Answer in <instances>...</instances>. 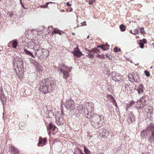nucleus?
<instances>
[{"label":"nucleus","instance_id":"nucleus-1","mask_svg":"<svg viewBox=\"0 0 154 154\" xmlns=\"http://www.w3.org/2000/svg\"><path fill=\"white\" fill-rule=\"evenodd\" d=\"M40 92L45 94L51 92L56 86L54 79L51 77L42 79L39 84Z\"/></svg>","mask_w":154,"mask_h":154},{"label":"nucleus","instance_id":"nucleus-2","mask_svg":"<svg viewBox=\"0 0 154 154\" xmlns=\"http://www.w3.org/2000/svg\"><path fill=\"white\" fill-rule=\"evenodd\" d=\"M85 116L91 120V123L96 128H99L104 124L103 121L101 119V116L96 113L88 112L85 115Z\"/></svg>","mask_w":154,"mask_h":154},{"label":"nucleus","instance_id":"nucleus-3","mask_svg":"<svg viewBox=\"0 0 154 154\" xmlns=\"http://www.w3.org/2000/svg\"><path fill=\"white\" fill-rule=\"evenodd\" d=\"M13 61L17 75L18 78L21 79L23 77L24 72L23 60L21 58L17 57H14Z\"/></svg>","mask_w":154,"mask_h":154},{"label":"nucleus","instance_id":"nucleus-4","mask_svg":"<svg viewBox=\"0 0 154 154\" xmlns=\"http://www.w3.org/2000/svg\"><path fill=\"white\" fill-rule=\"evenodd\" d=\"M58 69L60 72L63 73V78L66 80L69 77V72L71 71V69L64 64H60L58 65Z\"/></svg>","mask_w":154,"mask_h":154},{"label":"nucleus","instance_id":"nucleus-5","mask_svg":"<svg viewBox=\"0 0 154 154\" xmlns=\"http://www.w3.org/2000/svg\"><path fill=\"white\" fill-rule=\"evenodd\" d=\"M112 80L120 83L123 80V76L120 74L117 73L116 72H113L112 73Z\"/></svg>","mask_w":154,"mask_h":154},{"label":"nucleus","instance_id":"nucleus-6","mask_svg":"<svg viewBox=\"0 0 154 154\" xmlns=\"http://www.w3.org/2000/svg\"><path fill=\"white\" fill-rule=\"evenodd\" d=\"M147 129L151 132V135L148 137V142L150 143L154 142V124L151 123L148 126Z\"/></svg>","mask_w":154,"mask_h":154},{"label":"nucleus","instance_id":"nucleus-7","mask_svg":"<svg viewBox=\"0 0 154 154\" xmlns=\"http://www.w3.org/2000/svg\"><path fill=\"white\" fill-rule=\"evenodd\" d=\"M47 129L48 135L51 134H54L56 133L58 130L57 127L54 125L52 123H50L47 127Z\"/></svg>","mask_w":154,"mask_h":154},{"label":"nucleus","instance_id":"nucleus-8","mask_svg":"<svg viewBox=\"0 0 154 154\" xmlns=\"http://www.w3.org/2000/svg\"><path fill=\"white\" fill-rule=\"evenodd\" d=\"M73 100L72 99L70 98L66 100L64 104L67 109L72 110L75 108Z\"/></svg>","mask_w":154,"mask_h":154},{"label":"nucleus","instance_id":"nucleus-9","mask_svg":"<svg viewBox=\"0 0 154 154\" xmlns=\"http://www.w3.org/2000/svg\"><path fill=\"white\" fill-rule=\"evenodd\" d=\"M138 102L137 104L136 105L135 107L137 109H143L146 105L145 101L144 99Z\"/></svg>","mask_w":154,"mask_h":154},{"label":"nucleus","instance_id":"nucleus-10","mask_svg":"<svg viewBox=\"0 0 154 154\" xmlns=\"http://www.w3.org/2000/svg\"><path fill=\"white\" fill-rule=\"evenodd\" d=\"M78 45L75 48L74 50L72 51V53L75 57L79 58L82 56L83 54L81 52L79 48Z\"/></svg>","mask_w":154,"mask_h":154},{"label":"nucleus","instance_id":"nucleus-11","mask_svg":"<svg viewBox=\"0 0 154 154\" xmlns=\"http://www.w3.org/2000/svg\"><path fill=\"white\" fill-rule=\"evenodd\" d=\"M47 138H43L42 137H40L38 139V146H42L46 144V143L47 142Z\"/></svg>","mask_w":154,"mask_h":154},{"label":"nucleus","instance_id":"nucleus-12","mask_svg":"<svg viewBox=\"0 0 154 154\" xmlns=\"http://www.w3.org/2000/svg\"><path fill=\"white\" fill-rule=\"evenodd\" d=\"M9 150L12 154H19V151L18 149L13 145L9 146Z\"/></svg>","mask_w":154,"mask_h":154},{"label":"nucleus","instance_id":"nucleus-13","mask_svg":"<svg viewBox=\"0 0 154 154\" xmlns=\"http://www.w3.org/2000/svg\"><path fill=\"white\" fill-rule=\"evenodd\" d=\"M135 121V116L132 113L130 114L127 119V121L129 124Z\"/></svg>","mask_w":154,"mask_h":154},{"label":"nucleus","instance_id":"nucleus-14","mask_svg":"<svg viewBox=\"0 0 154 154\" xmlns=\"http://www.w3.org/2000/svg\"><path fill=\"white\" fill-rule=\"evenodd\" d=\"M139 44L140 45V48L143 49L144 47V44L146 43V40L145 39H143L142 40H139Z\"/></svg>","mask_w":154,"mask_h":154},{"label":"nucleus","instance_id":"nucleus-15","mask_svg":"<svg viewBox=\"0 0 154 154\" xmlns=\"http://www.w3.org/2000/svg\"><path fill=\"white\" fill-rule=\"evenodd\" d=\"M139 94H141L143 92V85L141 84L140 85L138 89L137 90Z\"/></svg>","mask_w":154,"mask_h":154},{"label":"nucleus","instance_id":"nucleus-16","mask_svg":"<svg viewBox=\"0 0 154 154\" xmlns=\"http://www.w3.org/2000/svg\"><path fill=\"white\" fill-rule=\"evenodd\" d=\"M139 76L136 73L135 74L134 79H133V81H131V82L132 83H134L135 82L137 83H138L139 82Z\"/></svg>","mask_w":154,"mask_h":154},{"label":"nucleus","instance_id":"nucleus-17","mask_svg":"<svg viewBox=\"0 0 154 154\" xmlns=\"http://www.w3.org/2000/svg\"><path fill=\"white\" fill-rule=\"evenodd\" d=\"M85 50L88 52H91L95 54V53H97V52H100V50L96 48H94L91 50H88L86 48H85Z\"/></svg>","mask_w":154,"mask_h":154},{"label":"nucleus","instance_id":"nucleus-18","mask_svg":"<svg viewBox=\"0 0 154 154\" xmlns=\"http://www.w3.org/2000/svg\"><path fill=\"white\" fill-rule=\"evenodd\" d=\"M30 43H31V42H30ZM32 43L34 45V46L33 47L34 49H35V50H36V51H38L40 50L39 48L40 47V45L39 44H36L35 43H33V42H32Z\"/></svg>","mask_w":154,"mask_h":154},{"label":"nucleus","instance_id":"nucleus-19","mask_svg":"<svg viewBox=\"0 0 154 154\" xmlns=\"http://www.w3.org/2000/svg\"><path fill=\"white\" fill-rule=\"evenodd\" d=\"M12 42V46L14 48H16L18 45V43L16 39H14L11 41Z\"/></svg>","mask_w":154,"mask_h":154},{"label":"nucleus","instance_id":"nucleus-20","mask_svg":"<svg viewBox=\"0 0 154 154\" xmlns=\"http://www.w3.org/2000/svg\"><path fill=\"white\" fill-rule=\"evenodd\" d=\"M86 53L88 54L86 55V56L91 59L93 58L94 57V54L91 52H87Z\"/></svg>","mask_w":154,"mask_h":154},{"label":"nucleus","instance_id":"nucleus-21","mask_svg":"<svg viewBox=\"0 0 154 154\" xmlns=\"http://www.w3.org/2000/svg\"><path fill=\"white\" fill-rule=\"evenodd\" d=\"M0 98L1 99V100L2 101L3 104L4 103V102H6V97L4 94H2V95L0 96Z\"/></svg>","mask_w":154,"mask_h":154},{"label":"nucleus","instance_id":"nucleus-22","mask_svg":"<svg viewBox=\"0 0 154 154\" xmlns=\"http://www.w3.org/2000/svg\"><path fill=\"white\" fill-rule=\"evenodd\" d=\"M24 52L26 53L27 54L31 56L33 58H35L33 54L31 52L28 51L26 49H24Z\"/></svg>","mask_w":154,"mask_h":154},{"label":"nucleus","instance_id":"nucleus-23","mask_svg":"<svg viewBox=\"0 0 154 154\" xmlns=\"http://www.w3.org/2000/svg\"><path fill=\"white\" fill-rule=\"evenodd\" d=\"M36 70L37 72L40 73L43 70L42 66L39 64L36 67Z\"/></svg>","mask_w":154,"mask_h":154},{"label":"nucleus","instance_id":"nucleus-24","mask_svg":"<svg viewBox=\"0 0 154 154\" xmlns=\"http://www.w3.org/2000/svg\"><path fill=\"white\" fill-rule=\"evenodd\" d=\"M50 3L55 4V3L54 2H47L46 3L45 5H41L40 7L41 8H48V5H49Z\"/></svg>","mask_w":154,"mask_h":154},{"label":"nucleus","instance_id":"nucleus-25","mask_svg":"<svg viewBox=\"0 0 154 154\" xmlns=\"http://www.w3.org/2000/svg\"><path fill=\"white\" fill-rule=\"evenodd\" d=\"M97 48H100L103 51H105L107 49V48H106V45L104 44L99 45L97 47Z\"/></svg>","mask_w":154,"mask_h":154},{"label":"nucleus","instance_id":"nucleus-26","mask_svg":"<svg viewBox=\"0 0 154 154\" xmlns=\"http://www.w3.org/2000/svg\"><path fill=\"white\" fill-rule=\"evenodd\" d=\"M130 32L131 33L134 35H136L137 34H138L139 33V31L137 28H136L134 29L133 31V32H132V31L131 30L130 31Z\"/></svg>","mask_w":154,"mask_h":154},{"label":"nucleus","instance_id":"nucleus-27","mask_svg":"<svg viewBox=\"0 0 154 154\" xmlns=\"http://www.w3.org/2000/svg\"><path fill=\"white\" fill-rule=\"evenodd\" d=\"M85 154H91V152L85 146H83Z\"/></svg>","mask_w":154,"mask_h":154},{"label":"nucleus","instance_id":"nucleus-28","mask_svg":"<svg viewBox=\"0 0 154 154\" xmlns=\"http://www.w3.org/2000/svg\"><path fill=\"white\" fill-rule=\"evenodd\" d=\"M134 75L135 73L129 74L128 76V77L130 81H133V79H134Z\"/></svg>","mask_w":154,"mask_h":154},{"label":"nucleus","instance_id":"nucleus-29","mask_svg":"<svg viewBox=\"0 0 154 154\" xmlns=\"http://www.w3.org/2000/svg\"><path fill=\"white\" fill-rule=\"evenodd\" d=\"M120 28L121 31H124L126 29V27L124 25L122 24L120 26Z\"/></svg>","mask_w":154,"mask_h":154},{"label":"nucleus","instance_id":"nucleus-30","mask_svg":"<svg viewBox=\"0 0 154 154\" xmlns=\"http://www.w3.org/2000/svg\"><path fill=\"white\" fill-rule=\"evenodd\" d=\"M121 50V49L117 46L115 47L114 48V51L115 52H118L120 51Z\"/></svg>","mask_w":154,"mask_h":154},{"label":"nucleus","instance_id":"nucleus-31","mask_svg":"<svg viewBox=\"0 0 154 154\" xmlns=\"http://www.w3.org/2000/svg\"><path fill=\"white\" fill-rule=\"evenodd\" d=\"M139 29L140 30V32L142 33V35H144L145 34V31L144 30V28L143 27L140 28Z\"/></svg>","mask_w":154,"mask_h":154},{"label":"nucleus","instance_id":"nucleus-32","mask_svg":"<svg viewBox=\"0 0 154 154\" xmlns=\"http://www.w3.org/2000/svg\"><path fill=\"white\" fill-rule=\"evenodd\" d=\"M53 32H54V33H57V34H59L60 35H61V33L60 31L59 30L54 29L53 31Z\"/></svg>","mask_w":154,"mask_h":154},{"label":"nucleus","instance_id":"nucleus-33","mask_svg":"<svg viewBox=\"0 0 154 154\" xmlns=\"http://www.w3.org/2000/svg\"><path fill=\"white\" fill-rule=\"evenodd\" d=\"M97 57L99 58H101L102 59H103L104 58V57L103 55H100L99 54H97Z\"/></svg>","mask_w":154,"mask_h":154},{"label":"nucleus","instance_id":"nucleus-34","mask_svg":"<svg viewBox=\"0 0 154 154\" xmlns=\"http://www.w3.org/2000/svg\"><path fill=\"white\" fill-rule=\"evenodd\" d=\"M144 73L146 76L148 77L149 76L150 73L148 71H147V70H145L144 71Z\"/></svg>","mask_w":154,"mask_h":154},{"label":"nucleus","instance_id":"nucleus-35","mask_svg":"<svg viewBox=\"0 0 154 154\" xmlns=\"http://www.w3.org/2000/svg\"><path fill=\"white\" fill-rule=\"evenodd\" d=\"M111 98L112 102L113 103V104H114V103L116 102V100L115 99H114V97H111Z\"/></svg>","mask_w":154,"mask_h":154},{"label":"nucleus","instance_id":"nucleus-36","mask_svg":"<svg viewBox=\"0 0 154 154\" xmlns=\"http://www.w3.org/2000/svg\"><path fill=\"white\" fill-rule=\"evenodd\" d=\"M76 149L79 152V154H84L79 148H78Z\"/></svg>","mask_w":154,"mask_h":154},{"label":"nucleus","instance_id":"nucleus-37","mask_svg":"<svg viewBox=\"0 0 154 154\" xmlns=\"http://www.w3.org/2000/svg\"><path fill=\"white\" fill-rule=\"evenodd\" d=\"M3 94V91L2 88H0V96Z\"/></svg>","mask_w":154,"mask_h":154},{"label":"nucleus","instance_id":"nucleus-38","mask_svg":"<svg viewBox=\"0 0 154 154\" xmlns=\"http://www.w3.org/2000/svg\"><path fill=\"white\" fill-rule=\"evenodd\" d=\"M134 102H133V101H132V102H130V104H128V105L129 106H131L132 105H133L134 104Z\"/></svg>","mask_w":154,"mask_h":154},{"label":"nucleus","instance_id":"nucleus-39","mask_svg":"<svg viewBox=\"0 0 154 154\" xmlns=\"http://www.w3.org/2000/svg\"><path fill=\"white\" fill-rule=\"evenodd\" d=\"M105 45H106V48L109 49L108 47H109V45L107 43H106Z\"/></svg>","mask_w":154,"mask_h":154},{"label":"nucleus","instance_id":"nucleus-40","mask_svg":"<svg viewBox=\"0 0 154 154\" xmlns=\"http://www.w3.org/2000/svg\"><path fill=\"white\" fill-rule=\"evenodd\" d=\"M12 45V42L10 41L8 44V45L9 47H10L11 45Z\"/></svg>","mask_w":154,"mask_h":154},{"label":"nucleus","instance_id":"nucleus-41","mask_svg":"<svg viewBox=\"0 0 154 154\" xmlns=\"http://www.w3.org/2000/svg\"><path fill=\"white\" fill-rule=\"evenodd\" d=\"M66 5L68 6H70L72 5L70 4L69 2H67L66 3Z\"/></svg>","mask_w":154,"mask_h":154},{"label":"nucleus","instance_id":"nucleus-42","mask_svg":"<svg viewBox=\"0 0 154 154\" xmlns=\"http://www.w3.org/2000/svg\"><path fill=\"white\" fill-rule=\"evenodd\" d=\"M21 6H22V7L24 9H26L27 8H26L24 6V5H23V4L22 5H21Z\"/></svg>","mask_w":154,"mask_h":154},{"label":"nucleus","instance_id":"nucleus-43","mask_svg":"<svg viewBox=\"0 0 154 154\" xmlns=\"http://www.w3.org/2000/svg\"><path fill=\"white\" fill-rule=\"evenodd\" d=\"M128 85H127V84H125V88H127V87H128Z\"/></svg>","mask_w":154,"mask_h":154},{"label":"nucleus","instance_id":"nucleus-44","mask_svg":"<svg viewBox=\"0 0 154 154\" xmlns=\"http://www.w3.org/2000/svg\"><path fill=\"white\" fill-rule=\"evenodd\" d=\"M89 4L90 5H92V4L93 3V2H90L89 3Z\"/></svg>","mask_w":154,"mask_h":154},{"label":"nucleus","instance_id":"nucleus-45","mask_svg":"<svg viewBox=\"0 0 154 154\" xmlns=\"http://www.w3.org/2000/svg\"><path fill=\"white\" fill-rule=\"evenodd\" d=\"M106 58H109V60H110V58H109L107 54L106 55Z\"/></svg>","mask_w":154,"mask_h":154},{"label":"nucleus","instance_id":"nucleus-46","mask_svg":"<svg viewBox=\"0 0 154 154\" xmlns=\"http://www.w3.org/2000/svg\"><path fill=\"white\" fill-rule=\"evenodd\" d=\"M114 104L116 106V107H118L117 103L116 102V103H114Z\"/></svg>","mask_w":154,"mask_h":154},{"label":"nucleus","instance_id":"nucleus-47","mask_svg":"<svg viewBox=\"0 0 154 154\" xmlns=\"http://www.w3.org/2000/svg\"><path fill=\"white\" fill-rule=\"evenodd\" d=\"M20 0V3L21 5H23V4L21 0Z\"/></svg>","mask_w":154,"mask_h":154},{"label":"nucleus","instance_id":"nucleus-48","mask_svg":"<svg viewBox=\"0 0 154 154\" xmlns=\"http://www.w3.org/2000/svg\"><path fill=\"white\" fill-rule=\"evenodd\" d=\"M91 111H93L94 110V108L93 107H91Z\"/></svg>","mask_w":154,"mask_h":154},{"label":"nucleus","instance_id":"nucleus-49","mask_svg":"<svg viewBox=\"0 0 154 154\" xmlns=\"http://www.w3.org/2000/svg\"><path fill=\"white\" fill-rule=\"evenodd\" d=\"M37 51H36V50L35 51V54H37Z\"/></svg>","mask_w":154,"mask_h":154},{"label":"nucleus","instance_id":"nucleus-50","mask_svg":"<svg viewBox=\"0 0 154 154\" xmlns=\"http://www.w3.org/2000/svg\"><path fill=\"white\" fill-rule=\"evenodd\" d=\"M72 34L73 35H75V33L74 32H72Z\"/></svg>","mask_w":154,"mask_h":154},{"label":"nucleus","instance_id":"nucleus-51","mask_svg":"<svg viewBox=\"0 0 154 154\" xmlns=\"http://www.w3.org/2000/svg\"><path fill=\"white\" fill-rule=\"evenodd\" d=\"M152 45H153V47L154 48V43H152Z\"/></svg>","mask_w":154,"mask_h":154},{"label":"nucleus","instance_id":"nucleus-52","mask_svg":"<svg viewBox=\"0 0 154 154\" xmlns=\"http://www.w3.org/2000/svg\"><path fill=\"white\" fill-rule=\"evenodd\" d=\"M85 23V25H86V22L85 21L84 22H83V23Z\"/></svg>","mask_w":154,"mask_h":154},{"label":"nucleus","instance_id":"nucleus-53","mask_svg":"<svg viewBox=\"0 0 154 154\" xmlns=\"http://www.w3.org/2000/svg\"><path fill=\"white\" fill-rule=\"evenodd\" d=\"M89 38V35H88V36H87V38Z\"/></svg>","mask_w":154,"mask_h":154},{"label":"nucleus","instance_id":"nucleus-54","mask_svg":"<svg viewBox=\"0 0 154 154\" xmlns=\"http://www.w3.org/2000/svg\"><path fill=\"white\" fill-rule=\"evenodd\" d=\"M72 9L71 8V11H72Z\"/></svg>","mask_w":154,"mask_h":154},{"label":"nucleus","instance_id":"nucleus-55","mask_svg":"<svg viewBox=\"0 0 154 154\" xmlns=\"http://www.w3.org/2000/svg\"><path fill=\"white\" fill-rule=\"evenodd\" d=\"M42 53H43V51H42Z\"/></svg>","mask_w":154,"mask_h":154},{"label":"nucleus","instance_id":"nucleus-56","mask_svg":"<svg viewBox=\"0 0 154 154\" xmlns=\"http://www.w3.org/2000/svg\"><path fill=\"white\" fill-rule=\"evenodd\" d=\"M29 44H28V45H29Z\"/></svg>","mask_w":154,"mask_h":154},{"label":"nucleus","instance_id":"nucleus-57","mask_svg":"<svg viewBox=\"0 0 154 154\" xmlns=\"http://www.w3.org/2000/svg\"><path fill=\"white\" fill-rule=\"evenodd\" d=\"M74 154H76V153H74Z\"/></svg>","mask_w":154,"mask_h":154},{"label":"nucleus","instance_id":"nucleus-58","mask_svg":"<svg viewBox=\"0 0 154 154\" xmlns=\"http://www.w3.org/2000/svg\"><path fill=\"white\" fill-rule=\"evenodd\" d=\"M131 1H132V0H130Z\"/></svg>","mask_w":154,"mask_h":154},{"label":"nucleus","instance_id":"nucleus-59","mask_svg":"<svg viewBox=\"0 0 154 154\" xmlns=\"http://www.w3.org/2000/svg\"><path fill=\"white\" fill-rule=\"evenodd\" d=\"M1 0H0V2H1Z\"/></svg>","mask_w":154,"mask_h":154}]
</instances>
